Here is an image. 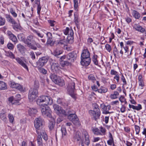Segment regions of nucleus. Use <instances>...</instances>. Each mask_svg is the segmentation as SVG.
<instances>
[{"mask_svg": "<svg viewBox=\"0 0 146 146\" xmlns=\"http://www.w3.org/2000/svg\"><path fill=\"white\" fill-rule=\"evenodd\" d=\"M43 120L40 117L35 119L34 121V126L36 129V131L38 135H40L43 134V139L45 141L48 139V137L44 130L42 129Z\"/></svg>", "mask_w": 146, "mask_h": 146, "instance_id": "1", "label": "nucleus"}, {"mask_svg": "<svg viewBox=\"0 0 146 146\" xmlns=\"http://www.w3.org/2000/svg\"><path fill=\"white\" fill-rule=\"evenodd\" d=\"M36 102L37 104L40 106V108H42L47 106L48 104L51 105L53 103V101L50 97L42 96L39 97Z\"/></svg>", "mask_w": 146, "mask_h": 146, "instance_id": "2", "label": "nucleus"}, {"mask_svg": "<svg viewBox=\"0 0 146 146\" xmlns=\"http://www.w3.org/2000/svg\"><path fill=\"white\" fill-rule=\"evenodd\" d=\"M77 80L76 78H72L69 81L67 87L68 94L75 100L76 98V94L75 93V84Z\"/></svg>", "mask_w": 146, "mask_h": 146, "instance_id": "3", "label": "nucleus"}, {"mask_svg": "<svg viewBox=\"0 0 146 146\" xmlns=\"http://www.w3.org/2000/svg\"><path fill=\"white\" fill-rule=\"evenodd\" d=\"M67 116L68 118L72 121L74 124L76 125H80V122L76 115L75 114L74 112L72 113L71 111H68V115Z\"/></svg>", "mask_w": 146, "mask_h": 146, "instance_id": "4", "label": "nucleus"}, {"mask_svg": "<svg viewBox=\"0 0 146 146\" xmlns=\"http://www.w3.org/2000/svg\"><path fill=\"white\" fill-rule=\"evenodd\" d=\"M94 110L89 111V113L91 115L93 116L95 120L99 118L100 114V112L98 108V105L96 104H93Z\"/></svg>", "mask_w": 146, "mask_h": 146, "instance_id": "5", "label": "nucleus"}, {"mask_svg": "<svg viewBox=\"0 0 146 146\" xmlns=\"http://www.w3.org/2000/svg\"><path fill=\"white\" fill-rule=\"evenodd\" d=\"M38 92L37 89L31 88L29 90L28 98L30 101L34 100L38 96Z\"/></svg>", "mask_w": 146, "mask_h": 146, "instance_id": "6", "label": "nucleus"}, {"mask_svg": "<svg viewBox=\"0 0 146 146\" xmlns=\"http://www.w3.org/2000/svg\"><path fill=\"white\" fill-rule=\"evenodd\" d=\"M81 141L82 146H84V144L88 146L90 143L89 136L87 132L85 130H84L82 132Z\"/></svg>", "mask_w": 146, "mask_h": 146, "instance_id": "7", "label": "nucleus"}, {"mask_svg": "<svg viewBox=\"0 0 146 146\" xmlns=\"http://www.w3.org/2000/svg\"><path fill=\"white\" fill-rule=\"evenodd\" d=\"M48 60V57L47 56H44L39 58L36 62V67L40 68L44 65Z\"/></svg>", "mask_w": 146, "mask_h": 146, "instance_id": "8", "label": "nucleus"}, {"mask_svg": "<svg viewBox=\"0 0 146 146\" xmlns=\"http://www.w3.org/2000/svg\"><path fill=\"white\" fill-rule=\"evenodd\" d=\"M41 108V111L43 115L49 117H51V111L48 106H45L44 107Z\"/></svg>", "mask_w": 146, "mask_h": 146, "instance_id": "9", "label": "nucleus"}, {"mask_svg": "<svg viewBox=\"0 0 146 146\" xmlns=\"http://www.w3.org/2000/svg\"><path fill=\"white\" fill-rule=\"evenodd\" d=\"M77 56V52L73 51L68 53L67 55V59L70 62H73L76 60Z\"/></svg>", "mask_w": 146, "mask_h": 146, "instance_id": "10", "label": "nucleus"}, {"mask_svg": "<svg viewBox=\"0 0 146 146\" xmlns=\"http://www.w3.org/2000/svg\"><path fill=\"white\" fill-rule=\"evenodd\" d=\"M25 42L28 46L31 45L35 43V39L33 35H30L27 36Z\"/></svg>", "mask_w": 146, "mask_h": 146, "instance_id": "11", "label": "nucleus"}, {"mask_svg": "<svg viewBox=\"0 0 146 146\" xmlns=\"http://www.w3.org/2000/svg\"><path fill=\"white\" fill-rule=\"evenodd\" d=\"M10 86L13 88H15L20 91L23 90L22 86L19 84L16 83L13 81H10L9 83Z\"/></svg>", "mask_w": 146, "mask_h": 146, "instance_id": "12", "label": "nucleus"}, {"mask_svg": "<svg viewBox=\"0 0 146 146\" xmlns=\"http://www.w3.org/2000/svg\"><path fill=\"white\" fill-rule=\"evenodd\" d=\"M81 64L83 66H87L89 65L91 62V60L89 57L85 58H81Z\"/></svg>", "mask_w": 146, "mask_h": 146, "instance_id": "13", "label": "nucleus"}, {"mask_svg": "<svg viewBox=\"0 0 146 146\" xmlns=\"http://www.w3.org/2000/svg\"><path fill=\"white\" fill-rule=\"evenodd\" d=\"M59 65L58 63L53 62L51 66L52 70L54 72L57 73L60 69Z\"/></svg>", "mask_w": 146, "mask_h": 146, "instance_id": "14", "label": "nucleus"}, {"mask_svg": "<svg viewBox=\"0 0 146 146\" xmlns=\"http://www.w3.org/2000/svg\"><path fill=\"white\" fill-rule=\"evenodd\" d=\"M17 62L21 65L27 71H29L28 68L26 64L19 57H17L16 58Z\"/></svg>", "mask_w": 146, "mask_h": 146, "instance_id": "15", "label": "nucleus"}, {"mask_svg": "<svg viewBox=\"0 0 146 146\" xmlns=\"http://www.w3.org/2000/svg\"><path fill=\"white\" fill-rule=\"evenodd\" d=\"M17 62L21 65L27 71H29L28 68L26 64L19 57H17L16 58Z\"/></svg>", "mask_w": 146, "mask_h": 146, "instance_id": "16", "label": "nucleus"}, {"mask_svg": "<svg viewBox=\"0 0 146 146\" xmlns=\"http://www.w3.org/2000/svg\"><path fill=\"white\" fill-rule=\"evenodd\" d=\"M90 56V54L89 51L87 49H84L82 52L81 55V58H85Z\"/></svg>", "mask_w": 146, "mask_h": 146, "instance_id": "17", "label": "nucleus"}, {"mask_svg": "<svg viewBox=\"0 0 146 146\" xmlns=\"http://www.w3.org/2000/svg\"><path fill=\"white\" fill-rule=\"evenodd\" d=\"M64 33L65 35H74V32L72 29H69L68 27H66L64 31Z\"/></svg>", "mask_w": 146, "mask_h": 146, "instance_id": "18", "label": "nucleus"}, {"mask_svg": "<svg viewBox=\"0 0 146 146\" xmlns=\"http://www.w3.org/2000/svg\"><path fill=\"white\" fill-rule=\"evenodd\" d=\"M133 28L136 30L143 32L145 31V29L139 25L135 24L133 26Z\"/></svg>", "mask_w": 146, "mask_h": 146, "instance_id": "19", "label": "nucleus"}, {"mask_svg": "<svg viewBox=\"0 0 146 146\" xmlns=\"http://www.w3.org/2000/svg\"><path fill=\"white\" fill-rule=\"evenodd\" d=\"M62 52L63 51L61 49L57 48L54 50L53 53V54L55 56L59 58V57L58 56L62 54Z\"/></svg>", "mask_w": 146, "mask_h": 146, "instance_id": "20", "label": "nucleus"}, {"mask_svg": "<svg viewBox=\"0 0 146 146\" xmlns=\"http://www.w3.org/2000/svg\"><path fill=\"white\" fill-rule=\"evenodd\" d=\"M132 15L136 19H139L141 17L140 14L136 11L135 10H133Z\"/></svg>", "mask_w": 146, "mask_h": 146, "instance_id": "21", "label": "nucleus"}, {"mask_svg": "<svg viewBox=\"0 0 146 146\" xmlns=\"http://www.w3.org/2000/svg\"><path fill=\"white\" fill-rule=\"evenodd\" d=\"M29 115L31 116H34L37 112V110L36 109L29 108L28 110Z\"/></svg>", "mask_w": 146, "mask_h": 146, "instance_id": "22", "label": "nucleus"}, {"mask_svg": "<svg viewBox=\"0 0 146 146\" xmlns=\"http://www.w3.org/2000/svg\"><path fill=\"white\" fill-rule=\"evenodd\" d=\"M46 36L47 37V43L48 44H50L52 41V34L50 32H48L46 34Z\"/></svg>", "mask_w": 146, "mask_h": 146, "instance_id": "23", "label": "nucleus"}, {"mask_svg": "<svg viewBox=\"0 0 146 146\" xmlns=\"http://www.w3.org/2000/svg\"><path fill=\"white\" fill-rule=\"evenodd\" d=\"M73 138L75 141H80V136L79 133L77 132L74 134Z\"/></svg>", "mask_w": 146, "mask_h": 146, "instance_id": "24", "label": "nucleus"}, {"mask_svg": "<svg viewBox=\"0 0 146 146\" xmlns=\"http://www.w3.org/2000/svg\"><path fill=\"white\" fill-rule=\"evenodd\" d=\"M55 83L60 86H63L65 84L64 80L60 77L58 78Z\"/></svg>", "mask_w": 146, "mask_h": 146, "instance_id": "25", "label": "nucleus"}, {"mask_svg": "<svg viewBox=\"0 0 146 146\" xmlns=\"http://www.w3.org/2000/svg\"><path fill=\"white\" fill-rule=\"evenodd\" d=\"M7 87L6 84L2 81H0V90H5L7 89Z\"/></svg>", "mask_w": 146, "mask_h": 146, "instance_id": "26", "label": "nucleus"}, {"mask_svg": "<svg viewBox=\"0 0 146 146\" xmlns=\"http://www.w3.org/2000/svg\"><path fill=\"white\" fill-rule=\"evenodd\" d=\"M5 55L11 58L14 59L15 58V57L14 54L13 53L10 51H5Z\"/></svg>", "mask_w": 146, "mask_h": 146, "instance_id": "27", "label": "nucleus"}, {"mask_svg": "<svg viewBox=\"0 0 146 146\" xmlns=\"http://www.w3.org/2000/svg\"><path fill=\"white\" fill-rule=\"evenodd\" d=\"M41 136H42V137L43 138V136H42V134L40 135H38V136L37 137V141L38 144V145H43L42 140V137H41Z\"/></svg>", "mask_w": 146, "mask_h": 146, "instance_id": "28", "label": "nucleus"}, {"mask_svg": "<svg viewBox=\"0 0 146 146\" xmlns=\"http://www.w3.org/2000/svg\"><path fill=\"white\" fill-rule=\"evenodd\" d=\"M17 48L18 50L21 53L23 52L25 50V48L22 45L19 44L17 45Z\"/></svg>", "mask_w": 146, "mask_h": 146, "instance_id": "29", "label": "nucleus"}, {"mask_svg": "<svg viewBox=\"0 0 146 146\" xmlns=\"http://www.w3.org/2000/svg\"><path fill=\"white\" fill-rule=\"evenodd\" d=\"M50 77L52 81L54 83H55L56 81L58 80V78H59V77H58L57 76L54 74L50 75Z\"/></svg>", "mask_w": 146, "mask_h": 146, "instance_id": "30", "label": "nucleus"}, {"mask_svg": "<svg viewBox=\"0 0 146 146\" xmlns=\"http://www.w3.org/2000/svg\"><path fill=\"white\" fill-rule=\"evenodd\" d=\"M119 95V93L115 91L114 92L113 94H111L110 96V98L112 99H115L117 98V97Z\"/></svg>", "mask_w": 146, "mask_h": 146, "instance_id": "31", "label": "nucleus"}, {"mask_svg": "<svg viewBox=\"0 0 146 146\" xmlns=\"http://www.w3.org/2000/svg\"><path fill=\"white\" fill-rule=\"evenodd\" d=\"M74 36L73 35H68L67 38V41L70 44H72L74 41Z\"/></svg>", "mask_w": 146, "mask_h": 146, "instance_id": "32", "label": "nucleus"}, {"mask_svg": "<svg viewBox=\"0 0 146 146\" xmlns=\"http://www.w3.org/2000/svg\"><path fill=\"white\" fill-rule=\"evenodd\" d=\"M53 107L54 109V110L57 114H59V110L60 109L59 106L57 104H54L53 105Z\"/></svg>", "mask_w": 146, "mask_h": 146, "instance_id": "33", "label": "nucleus"}, {"mask_svg": "<svg viewBox=\"0 0 146 146\" xmlns=\"http://www.w3.org/2000/svg\"><path fill=\"white\" fill-rule=\"evenodd\" d=\"M9 38L10 40L15 43H17V39L16 36L13 34L10 35V36Z\"/></svg>", "mask_w": 146, "mask_h": 146, "instance_id": "34", "label": "nucleus"}, {"mask_svg": "<svg viewBox=\"0 0 146 146\" xmlns=\"http://www.w3.org/2000/svg\"><path fill=\"white\" fill-rule=\"evenodd\" d=\"M108 89L107 88L103 87H101L100 89H98V92L100 93H106Z\"/></svg>", "mask_w": 146, "mask_h": 146, "instance_id": "35", "label": "nucleus"}, {"mask_svg": "<svg viewBox=\"0 0 146 146\" xmlns=\"http://www.w3.org/2000/svg\"><path fill=\"white\" fill-rule=\"evenodd\" d=\"M55 124L54 121H50L48 124V127L50 130H52L54 128Z\"/></svg>", "mask_w": 146, "mask_h": 146, "instance_id": "36", "label": "nucleus"}, {"mask_svg": "<svg viewBox=\"0 0 146 146\" xmlns=\"http://www.w3.org/2000/svg\"><path fill=\"white\" fill-rule=\"evenodd\" d=\"M113 52L115 57H117V56L119 55V51L117 49L115 46L113 49Z\"/></svg>", "mask_w": 146, "mask_h": 146, "instance_id": "37", "label": "nucleus"}, {"mask_svg": "<svg viewBox=\"0 0 146 146\" xmlns=\"http://www.w3.org/2000/svg\"><path fill=\"white\" fill-rule=\"evenodd\" d=\"M35 3L38 5L37 8V13L38 14H39L41 8V7L40 5V1H37Z\"/></svg>", "mask_w": 146, "mask_h": 146, "instance_id": "38", "label": "nucleus"}, {"mask_svg": "<svg viewBox=\"0 0 146 146\" xmlns=\"http://www.w3.org/2000/svg\"><path fill=\"white\" fill-rule=\"evenodd\" d=\"M60 114H62L63 115L67 116L68 115V113H67L64 110H63L62 108H60L59 110V114L58 115H60Z\"/></svg>", "mask_w": 146, "mask_h": 146, "instance_id": "39", "label": "nucleus"}, {"mask_svg": "<svg viewBox=\"0 0 146 146\" xmlns=\"http://www.w3.org/2000/svg\"><path fill=\"white\" fill-rule=\"evenodd\" d=\"M61 131L62 133V136H66L67 135V132L66 129L64 126L61 127Z\"/></svg>", "mask_w": 146, "mask_h": 146, "instance_id": "40", "label": "nucleus"}, {"mask_svg": "<svg viewBox=\"0 0 146 146\" xmlns=\"http://www.w3.org/2000/svg\"><path fill=\"white\" fill-rule=\"evenodd\" d=\"M8 118L9 119L10 122L13 123L14 121V119L13 115L9 113L8 115Z\"/></svg>", "mask_w": 146, "mask_h": 146, "instance_id": "41", "label": "nucleus"}, {"mask_svg": "<svg viewBox=\"0 0 146 146\" xmlns=\"http://www.w3.org/2000/svg\"><path fill=\"white\" fill-rule=\"evenodd\" d=\"M18 37L19 40L23 41L25 40V36L23 33H21L19 34L18 35Z\"/></svg>", "mask_w": 146, "mask_h": 146, "instance_id": "42", "label": "nucleus"}, {"mask_svg": "<svg viewBox=\"0 0 146 146\" xmlns=\"http://www.w3.org/2000/svg\"><path fill=\"white\" fill-rule=\"evenodd\" d=\"M92 131L95 134L99 135L101 134V133L100 132L98 128H93L92 129Z\"/></svg>", "mask_w": 146, "mask_h": 146, "instance_id": "43", "label": "nucleus"}, {"mask_svg": "<svg viewBox=\"0 0 146 146\" xmlns=\"http://www.w3.org/2000/svg\"><path fill=\"white\" fill-rule=\"evenodd\" d=\"M97 55H94L93 57L92 61L94 64L96 65H98V61L97 59Z\"/></svg>", "mask_w": 146, "mask_h": 146, "instance_id": "44", "label": "nucleus"}, {"mask_svg": "<svg viewBox=\"0 0 146 146\" xmlns=\"http://www.w3.org/2000/svg\"><path fill=\"white\" fill-rule=\"evenodd\" d=\"M0 116L1 119L2 120L5 121L7 119L6 117V115L5 113H0Z\"/></svg>", "mask_w": 146, "mask_h": 146, "instance_id": "45", "label": "nucleus"}, {"mask_svg": "<svg viewBox=\"0 0 146 146\" xmlns=\"http://www.w3.org/2000/svg\"><path fill=\"white\" fill-rule=\"evenodd\" d=\"M33 32L37 35L38 36L40 37V38H42L43 36V35L40 34L39 32L36 31V30H33Z\"/></svg>", "mask_w": 146, "mask_h": 146, "instance_id": "46", "label": "nucleus"}, {"mask_svg": "<svg viewBox=\"0 0 146 146\" xmlns=\"http://www.w3.org/2000/svg\"><path fill=\"white\" fill-rule=\"evenodd\" d=\"M7 47L8 49L10 50H12L14 48V46L11 43H9L7 45Z\"/></svg>", "mask_w": 146, "mask_h": 146, "instance_id": "47", "label": "nucleus"}, {"mask_svg": "<svg viewBox=\"0 0 146 146\" xmlns=\"http://www.w3.org/2000/svg\"><path fill=\"white\" fill-rule=\"evenodd\" d=\"M5 23V19L0 17V26H2L4 25Z\"/></svg>", "mask_w": 146, "mask_h": 146, "instance_id": "48", "label": "nucleus"}, {"mask_svg": "<svg viewBox=\"0 0 146 146\" xmlns=\"http://www.w3.org/2000/svg\"><path fill=\"white\" fill-rule=\"evenodd\" d=\"M10 13L14 17H16L17 16V14L14 11L12 8H11L10 9Z\"/></svg>", "mask_w": 146, "mask_h": 146, "instance_id": "49", "label": "nucleus"}, {"mask_svg": "<svg viewBox=\"0 0 146 146\" xmlns=\"http://www.w3.org/2000/svg\"><path fill=\"white\" fill-rule=\"evenodd\" d=\"M135 130L137 134H138L140 131V127L137 125L135 126Z\"/></svg>", "mask_w": 146, "mask_h": 146, "instance_id": "50", "label": "nucleus"}, {"mask_svg": "<svg viewBox=\"0 0 146 146\" xmlns=\"http://www.w3.org/2000/svg\"><path fill=\"white\" fill-rule=\"evenodd\" d=\"M105 48L108 52H110L111 49V46L109 44H106L105 45Z\"/></svg>", "mask_w": 146, "mask_h": 146, "instance_id": "51", "label": "nucleus"}, {"mask_svg": "<svg viewBox=\"0 0 146 146\" xmlns=\"http://www.w3.org/2000/svg\"><path fill=\"white\" fill-rule=\"evenodd\" d=\"M88 79L92 80V81H94L95 80V78L94 76L92 75H90L88 76Z\"/></svg>", "mask_w": 146, "mask_h": 146, "instance_id": "52", "label": "nucleus"}, {"mask_svg": "<svg viewBox=\"0 0 146 146\" xmlns=\"http://www.w3.org/2000/svg\"><path fill=\"white\" fill-rule=\"evenodd\" d=\"M74 7L75 9H77L78 7V0H74Z\"/></svg>", "mask_w": 146, "mask_h": 146, "instance_id": "53", "label": "nucleus"}, {"mask_svg": "<svg viewBox=\"0 0 146 146\" xmlns=\"http://www.w3.org/2000/svg\"><path fill=\"white\" fill-rule=\"evenodd\" d=\"M48 23H49L50 26L53 27L55 25V22L54 21L49 20L48 21Z\"/></svg>", "mask_w": 146, "mask_h": 146, "instance_id": "54", "label": "nucleus"}, {"mask_svg": "<svg viewBox=\"0 0 146 146\" xmlns=\"http://www.w3.org/2000/svg\"><path fill=\"white\" fill-rule=\"evenodd\" d=\"M9 101L12 104H14L15 103L14 102V98L13 96L9 98Z\"/></svg>", "mask_w": 146, "mask_h": 146, "instance_id": "55", "label": "nucleus"}, {"mask_svg": "<svg viewBox=\"0 0 146 146\" xmlns=\"http://www.w3.org/2000/svg\"><path fill=\"white\" fill-rule=\"evenodd\" d=\"M126 21L128 23H129L131 21V18L128 17H127L125 18Z\"/></svg>", "mask_w": 146, "mask_h": 146, "instance_id": "56", "label": "nucleus"}, {"mask_svg": "<svg viewBox=\"0 0 146 146\" xmlns=\"http://www.w3.org/2000/svg\"><path fill=\"white\" fill-rule=\"evenodd\" d=\"M121 80H122L123 82V85H125L126 84V82L125 80L124 77L123 75H122L121 77Z\"/></svg>", "mask_w": 146, "mask_h": 146, "instance_id": "57", "label": "nucleus"}, {"mask_svg": "<svg viewBox=\"0 0 146 146\" xmlns=\"http://www.w3.org/2000/svg\"><path fill=\"white\" fill-rule=\"evenodd\" d=\"M135 110H140L142 109L141 106L140 104H139L137 106H135Z\"/></svg>", "mask_w": 146, "mask_h": 146, "instance_id": "58", "label": "nucleus"}, {"mask_svg": "<svg viewBox=\"0 0 146 146\" xmlns=\"http://www.w3.org/2000/svg\"><path fill=\"white\" fill-rule=\"evenodd\" d=\"M41 68L40 69V68H39L40 69V71L43 74H46V72H47L46 70L45 69H44L43 68Z\"/></svg>", "mask_w": 146, "mask_h": 146, "instance_id": "59", "label": "nucleus"}, {"mask_svg": "<svg viewBox=\"0 0 146 146\" xmlns=\"http://www.w3.org/2000/svg\"><path fill=\"white\" fill-rule=\"evenodd\" d=\"M117 71L114 70H111L110 72V74L111 75H117Z\"/></svg>", "mask_w": 146, "mask_h": 146, "instance_id": "60", "label": "nucleus"}, {"mask_svg": "<svg viewBox=\"0 0 146 146\" xmlns=\"http://www.w3.org/2000/svg\"><path fill=\"white\" fill-rule=\"evenodd\" d=\"M30 56L31 58L33 60L34 59H35V54L33 52H31L30 54Z\"/></svg>", "mask_w": 146, "mask_h": 146, "instance_id": "61", "label": "nucleus"}, {"mask_svg": "<svg viewBox=\"0 0 146 146\" xmlns=\"http://www.w3.org/2000/svg\"><path fill=\"white\" fill-rule=\"evenodd\" d=\"M139 85L141 87H143L144 86V83L143 80H140L139 81Z\"/></svg>", "mask_w": 146, "mask_h": 146, "instance_id": "62", "label": "nucleus"}, {"mask_svg": "<svg viewBox=\"0 0 146 146\" xmlns=\"http://www.w3.org/2000/svg\"><path fill=\"white\" fill-rule=\"evenodd\" d=\"M119 76L118 74L116 75L114 77V79L116 80L117 82H119Z\"/></svg>", "mask_w": 146, "mask_h": 146, "instance_id": "63", "label": "nucleus"}, {"mask_svg": "<svg viewBox=\"0 0 146 146\" xmlns=\"http://www.w3.org/2000/svg\"><path fill=\"white\" fill-rule=\"evenodd\" d=\"M74 22L76 25H78L79 23L78 19V17L76 16H75Z\"/></svg>", "mask_w": 146, "mask_h": 146, "instance_id": "64", "label": "nucleus"}]
</instances>
